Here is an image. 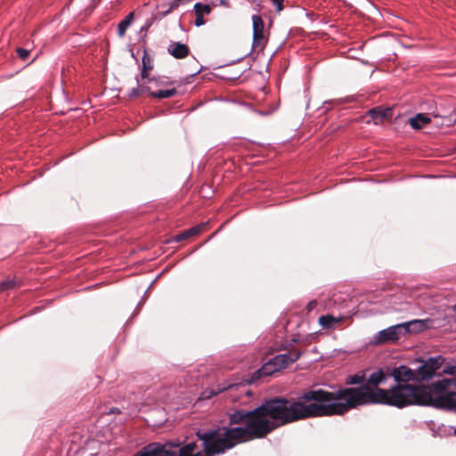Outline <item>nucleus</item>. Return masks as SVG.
Here are the masks:
<instances>
[{"instance_id": "1", "label": "nucleus", "mask_w": 456, "mask_h": 456, "mask_svg": "<svg viewBox=\"0 0 456 456\" xmlns=\"http://www.w3.org/2000/svg\"><path fill=\"white\" fill-rule=\"evenodd\" d=\"M231 426L244 424V427L222 428L208 432L196 433L202 441L203 450H199L197 442L182 444L180 441L151 443L133 456H216L224 453L235 445L263 439L275 429L286 426L274 397L265 400L252 411L236 410L229 415Z\"/></svg>"}, {"instance_id": "2", "label": "nucleus", "mask_w": 456, "mask_h": 456, "mask_svg": "<svg viewBox=\"0 0 456 456\" xmlns=\"http://www.w3.org/2000/svg\"><path fill=\"white\" fill-rule=\"evenodd\" d=\"M387 375L379 369L372 372L367 382L357 387L339 388L336 391H328L322 388L304 390L297 398L275 396L278 406L286 425L309 419L342 416L352 409L372 403L356 401L357 391L367 387L372 391L380 389L379 385L385 383Z\"/></svg>"}, {"instance_id": "3", "label": "nucleus", "mask_w": 456, "mask_h": 456, "mask_svg": "<svg viewBox=\"0 0 456 456\" xmlns=\"http://www.w3.org/2000/svg\"><path fill=\"white\" fill-rule=\"evenodd\" d=\"M364 393L357 391L356 401L362 403H372L373 404H384L398 409L411 405L436 406L443 405L445 398H436L434 395L433 384L430 386L414 384H395L388 389L370 390L369 387H362Z\"/></svg>"}, {"instance_id": "4", "label": "nucleus", "mask_w": 456, "mask_h": 456, "mask_svg": "<svg viewBox=\"0 0 456 456\" xmlns=\"http://www.w3.org/2000/svg\"><path fill=\"white\" fill-rule=\"evenodd\" d=\"M285 349L287 351L285 354H278L270 359L254 373V376L256 378L271 376L297 361L302 354V351L292 344H289Z\"/></svg>"}, {"instance_id": "5", "label": "nucleus", "mask_w": 456, "mask_h": 456, "mask_svg": "<svg viewBox=\"0 0 456 456\" xmlns=\"http://www.w3.org/2000/svg\"><path fill=\"white\" fill-rule=\"evenodd\" d=\"M434 392L436 398H445L443 405L436 406L437 409H452L456 407V377L444 379L433 383Z\"/></svg>"}, {"instance_id": "6", "label": "nucleus", "mask_w": 456, "mask_h": 456, "mask_svg": "<svg viewBox=\"0 0 456 456\" xmlns=\"http://www.w3.org/2000/svg\"><path fill=\"white\" fill-rule=\"evenodd\" d=\"M444 359L442 356L430 357L415 370L416 382H422L432 379L436 371L442 366Z\"/></svg>"}, {"instance_id": "7", "label": "nucleus", "mask_w": 456, "mask_h": 456, "mask_svg": "<svg viewBox=\"0 0 456 456\" xmlns=\"http://www.w3.org/2000/svg\"><path fill=\"white\" fill-rule=\"evenodd\" d=\"M404 326L401 323L390 326L378 332L375 336V345L395 344L403 337Z\"/></svg>"}, {"instance_id": "8", "label": "nucleus", "mask_w": 456, "mask_h": 456, "mask_svg": "<svg viewBox=\"0 0 456 456\" xmlns=\"http://www.w3.org/2000/svg\"><path fill=\"white\" fill-rule=\"evenodd\" d=\"M253 44L252 46L256 50H263L267 43L265 36V23L261 16L253 15Z\"/></svg>"}, {"instance_id": "9", "label": "nucleus", "mask_w": 456, "mask_h": 456, "mask_svg": "<svg viewBox=\"0 0 456 456\" xmlns=\"http://www.w3.org/2000/svg\"><path fill=\"white\" fill-rule=\"evenodd\" d=\"M394 379L396 381V384H410L409 382L414 381L416 382V375L415 370H412L405 365H400L398 367H395L390 374Z\"/></svg>"}, {"instance_id": "10", "label": "nucleus", "mask_w": 456, "mask_h": 456, "mask_svg": "<svg viewBox=\"0 0 456 456\" xmlns=\"http://www.w3.org/2000/svg\"><path fill=\"white\" fill-rule=\"evenodd\" d=\"M142 63V72H141L142 80H147L148 83H154L156 86H162L167 84V82H165L161 79H157L155 77H150V71L153 69V60L146 51H144V53H143Z\"/></svg>"}, {"instance_id": "11", "label": "nucleus", "mask_w": 456, "mask_h": 456, "mask_svg": "<svg viewBox=\"0 0 456 456\" xmlns=\"http://www.w3.org/2000/svg\"><path fill=\"white\" fill-rule=\"evenodd\" d=\"M432 323L433 322L430 319H425L412 320L401 324L405 328V330L403 331V335L405 336L410 333H419L423 330H426L432 326Z\"/></svg>"}, {"instance_id": "12", "label": "nucleus", "mask_w": 456, "mask_h": 456, "mask_svg": "<svg viewBox=\"0 0 456 456\" xmlns=\"http://www.w3.org/2000/svg\"><path fill=\"white\" fill-rule=\"evenodd\" d=\"M392 113V109L382 107L373 108L368 111V115L376 125L382 123L385 119L390 118Z\"/></svg>"}, {"instance_id": "13", "label": "nucleus", "mask_w": 456, "mask_h": 456, "mask_svg": "<svg viewBox=\"0 0 456 456\" xmlns=\"http://www.w3.org/2000/svg\"><path fill=\"white\" fill-rule=\"evenodd\" d=\"M167 52L175 59H183L189 55L190 49L185 44L171 42L167 47Z\"/></svg>"}, {"instance_id": "14", "label": "nucleus", "mask_w": 456, "mask_h": 456, "mask_svg": "<svg viewBox=\"0 0 456 456\" xmlns=\"http://www.w3.org/2000/svg\"><path fill=\"white\" fill-rule=\"evenodd\" d=\"M346 319V317L345 316L334 317L333 315L326 314L320 316L318 322L323 329L331 330L337 328Z\"/></svg>"}, {"instance_id": "15", "label": "nucleus", "mask_w": 456, "mask_h": 456, "mask_svg": "<svg viewBox=\"0 0 456 456\" xmlns=\"http://www.w3.org/2000/svg\"><path fill=\"white\" fill-rule=\"evenodd\" d=\"M428 116L429 115L433 116L434 118H440L442 119L440 125L441 126H450L452 124L456 122V114L452 112L450 114H445L443 110H438L437 108L431 109L428 113H427Z\"/></svg>"}, {"instance_id": "16", "label": "nucleus", "mask_w": 456, "mask_h": 456, "mask_svg": "<svg viewBox=\"0 0 456 456\" xmlns=\"http://www.w3.org/2000/svg\"><path fill=\"white\" fill-rule=\"evenodd\" d=\"M211 6L208 4H204L201 3H196L194 4V11L196 13V19L194 23L197 27H200L205 24L206 21L203 16L205 14H209L211 12Z\"/></svg>"}, {"instance_id": "17", "label": "nucleus", "mask_w": 456, "mask_h": 456, "mask_svg": "<svg viewBox=\"0 0 456 456\" xmlns=\"http://www.w3.org/2000/svg\"><path fill=\"white\" fill-rule=\"evenodd\" d=\"M188 2H189V0H174L170 4L169 8L167 11L159 12L155 17H152L151 19V20L148 21L145 24V28L147 29L148 28H150L156 19H162V18H164L165 16L169 14L171 12H173L174 10L178 8V6H180L181 4H184L188 3Z\"/></svg>"}, {"instance_id": "18", "label": "nucleus", "mask_w": 456, "mask_h": 456, "mask_svg": "<svg viewBox=\"0 0 456 456\" xmlns=\"http://www.w3.org/2000/svg\"><path fill=\"white\" fill-rule=\"evenodd\" d=\"M431 121L428 114L418 113L409 119V124L415 130L421 129L425 125Z\"/></svg>"}, {"instance_id": "19", "label": "nucleus", "mask_w": 456, "mask_h": 456, "mask_svg": "<svg viewBox=\"0 0 456 456\" xmlns=\"http://www.w3.org/2000/svg\"><path fill=\"white\" fill-rule=\"evenodd\" d=\"M137 87L133 88L129 93V98L138 97L145 93L149 94V95L151 96V83H148L147 80H142V82L139 84V81L137 80Z\"/></svg>"}, {"instance_id": "20", "label": "nucleus", "mask_w": 456, "mask_h": 456, "mask_svg": "<svg viewBox=\"0 0 456 456\" xmlns=\"http://www.w3.org/2000/svg\"><path fill=\"white\" fill-rule=\"evenodd\" d=\"M177 90L174 87V88H170V89H159V90H152L151 89V96L153 97V98H158V99H167V98H171V97H174L177 94Z\"/></svg>"}, {"instance_id": "21", "label": "nucleus", "mask_w": 456, "mask_h": 456, "mask_svg": "<svg viewBox=\"0 0 456 456\" xmlns=\"http://www.w3.org/2000/svg\"><path fill=\"white\" fill-rule=\"evenodd\" d=\"M134 20V12H130L124 20H122L118 25V34L119 37H123L126 34V29L131 25Z\"/></svg>"}, {"instance_id": "22", "label": "nucleus", "mask_w": 456, "mask_h": 456, "mask_svg": "<svg viewBox=\"0 0 456 456\" xmlns=\"http://www.w3.org/2000/svg\"><path fill=\"white\" fill-rule=\"evenodd\" d=\"M365 381V375L363 373H359L352 376H348L346 380V384L347 385H363Z\"/></svg>"}, {"instance_id": "23", "label": "nucleus", "mask_w": 456, "mask_h": 456, "mask_svg": "<svg viewBox=\"0 0 456 456\" xmlns=\"http://www.w3.org/2000/svg\"><path fill=\"white\" fill-rule=\"evenodd\" d=\"M226 387H218L217 389H206L201 393L200 399L208 400L212 398L214 395H218L222 391H224Z\"/></svg>"}, {"instance_id": "24", "label": "nucleus", "mask_w": 456, "mask_h": 456, "mask_svg": "<svg viewBox=\"0 0 456 456\" xmlns=\"http://www.w3.org/2000/svg\"><path fill=\"white\" fill-rule=\"evenodd\" d=\"M20 286V281H17L16 280L12 279H8L6 281H4L3 282L0 283V290L1 291H4V290H7V289H14L16 287H19Z\"/></svg>"}, {"instance_id": "25", "label": "nucleus", "mask_w": 456, "mask_h": 456, "mask_svg": "<svg viewBox=\"0 0 456 456\" xmlns=\"http://www.w3.org/2000/svg\"><path fill=\"white\" fill-rule=\"evenodd\" d=\"M208 225V223H201L187 230L191 237L200 234Z\"/></svg>"}, {"instance_id": "26", "label": "nucleus", "mask_w": 456, "mask_h": 456, "mask_svg": "<svg viewBox=\"0 0 456 456\" xmlns=\"http://www.w3.org/2000/svg\"><path fill=\"white\" fill-rule=\"evenodd\" d=\"M16 53L18 54V56L22 60V61H26L28 60L29 54H30V52L27 49H24V48H21V47H18L16 49Z\"/></svg>"}, {"instance_id": "27", "label": "nucleus", "mask_w": 456, "mask_h": 456, "mask_svg": "<svg viewBox=\"0 0 456 456\" xmlns=\"http://www.w3.org/2000/svg\"><path fill=\"white\" fill-rule=\"evenodd\" d=\"M191 238V236L189 235L187 230L180 232L179 234L175 235L173 239L174 241L175 242H180L182 240H185L187 239Z\"/></svg>"}, {"instance_id": "28", "label": "nucleus", "mask_w": 456, "mask_h": 456, "mask_svg": "<svg viewBox=\"0 0 456 456\" xmlns=\"http://www.w3.org/2000/svg\"><path fill=\"white\" fill-rule=\"evenodd\" d=\"M272 2L276 6L277 12L283 10V0H272Z\"/></svg>"}, {"instance_id": "29", "label": "nucleus", "mask_w": 456, "mask_h": 456, "mask_svg": "<svg viewBox=\"0 0 456 456\" xmlns=\"http://www.w3.org/2000/svg\"><path fill=\"white\" fill-rule=\"evenodd\" d=\"M444 373L455 375L456 374V366H448L444 369Z\"/></svg>"}, {"instance_id": "30", "label": "nucleus", "mask_w": 456, "mask_h": 456, "mask_svg": "<svg viewBox=\"0 0 456 456\" xmlns=\"http://www.w3.org/2000/svg\"><path fill=\"white\" fill-rule=\"evenodd\" d=\"M316 305H317V302L315 300L310 301L306 305L307 311L308 312L312 311L313 309H314L316 307Z\"/></svg>"}, {"instance_id": "31", "label": "nucleus", "mask_w": 456, "mask_h": 456, "mask_svg": "<svg viewBox=\"0 0 456 456\" xmlns=\"http://www.w3.org/2000/svg\"><path fill=\"white\" fill-rule=\"evenodd\" d=\"M110 412H111V413H119V412H120V411H119L118 408H112V409L110 410Z\"/></svg>"}, {"instance_id": "32", "label": "nucleus", "mask_w": 456, "mask_h": 456, "mask_svg": "<svg viewBox=\"0 0 456 456\" xmlns=\"http://www.w3.org/2000/svg\"><path fill=\"white\" fill-rule=\"evenodd\" d=\"M247 395H251V392H250V391H248V392H247Z\"/></svg>"}, {"instance_id": "33", "label": "nucleus", "mask_w": 456, "mask_h": 456, "mask_svg": "<svg viewBox=\"0 0 456 456\" xmlns=\"http://www.w3.org/2000/svg\"><path fill=\"white\" fill-rule=\"evenodd\" d=\"M453 309L456 311V305L453 306Z\"/></svg>"}, {"instance_id": "34", "label": "nucleus", "mask_w": 456, "mask_h": 456, "mask_svg": "<svg viewBox=\"0 0 456 456\" xmlns=\"http://www.w3.org/2000/svg\"><path fill=\"white\" fill-rule=\"evenodd\" d=\"M454 435L456 436V428L454 429Z\"/></svg>"}]
</instances>
